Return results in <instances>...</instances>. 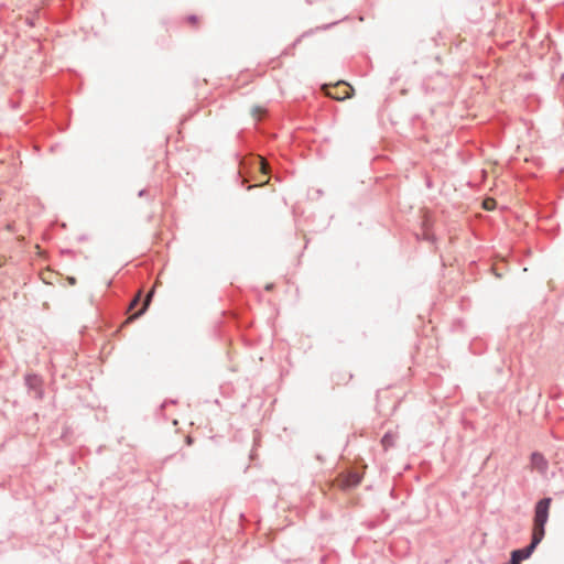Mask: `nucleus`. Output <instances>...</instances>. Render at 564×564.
Here are the masks:
<instances>
[{"label": "nucleus", "mask_w": 564, "mask_h": 564, "mask_svg": "<svg viewBox=\"0 0 564 564\" xmlns=\"http://www.w3.org/2000/svg\"><path fill=\"white\" fill-rule=\"evenodd\" d=\"M551 503L552 498L544 497L534 506L532 535L539 536L542 540L545 535V524L549 520Z\"/></svg>", "instance_id": "nucleus-1"}, {"label": "nucleus", "mask_w": 564, "mask_h": 564, "mask_svg": "<svg viewBox=\"0 0 564 564\" xmlns=\"http://www.w3.org/2000/svg\"><path fill=\"white\" fill-rule=\"evenodd\" d=\"M541 542V538L531 535V542L522 549L513 550L511 552V557L521 563V561L527 560L532 555V553Z\"/></svg>", "instance_id": "nucleus-2"}, {"label": "nucleus", "mask_w": 564, "mask_h": 564, "mask_svg": "<svg viewBox=\"0 0 564 564\" xmlns=\"http://www.w3.org/2000/svg\"><path fill=\"white\" fill-rule=\"evenodd\" d=\"M25 384L34 399L43 398L42 379L37 375L25 376Z\"/></svg>", "instance_id": "nucleus-3"}, {"label": "nucleus", "mask_w": 564, "mask_h": 564, "mask_svg": "<svg viewBox=\"0 0 564 564\" xmlns=\"http://www.w3.org/2000/svg\"><path fill=\"white\" fill-rule=\"evenodd\" d=\"M531 467L540 474H545L549 468V463L540 452H533L530 456Z\"/></svg>", "instance_id": "nucleus-4"}, {"label": "nucleus", "mask_w": 564, "mask_h": 564, "mask_svg": "<svg viewBox=\"0 0 564 564\" xmlns=\"http://www.w3.org/2000/svg\"><path fill=\"white\" fill-rule=\"evenodd\" d=\"M361 482V476L358 473H350L347 476L345 485L347 487H356Z\"/></svg>", "instance_id": "nucleus-5"}, {"label": "nucleus", "mask_w": 564, "mask_h": 564, "mask_svg": "<svg viewBox=\"0 0 564 564\" xmlns=\"http://www.w3.org/2000/svg\"><path fill=\"white\" fill-rule=\"evenodd\" d=\"M254 163L258 165V169L263 173V174H268L269 173V170H270V166L269 164L260 156H257L254 159Z\"/></svg>", "instance_id": "nucleus-6"}, {"label": "nucleus", "mask_w": 564, "mask_h": 564, "mask_svg": "<svg viewBox=\"0 0 564 564\" xmlns=\"http://www.w3.org/2000/svg\"><path fill=\"white\" fill-rule=\"evenodd\" d=\"M381 443L384 447H389L393 445V437L390 433H386L381 440Z\"/></svg>", "instance_id": "nucleus-7"}, {"label": "nucleus", "mask_w": 564, "mask_h": 564, "mask_svg": "<svg viewBox=\"0 0 564 564\" xmlns=\"http://www.w3.org/2000/svg\"><path fill=\"white\" fill-rule=\"evenodd\" d=\"M145 310H147V305H144V306H143V307H142L138 313H135L134 315H132L131 317H129V318L127 319V323H129V322H131V321H133V319H135V318L140 317V316L145 312Z\"/></svg>", "instance_id": "nucleus-8"}, {"label": "nucleus", "mask_w": 564, "mask_h": 564, "mask_svg": "<svg viewBox=\"0 0 564 564\" xmlns=\"http://www.w3.org/2000/svg\"><path fill=\"white\" fill-rule=\"evenodd\" d=\"M329 97L332 98H335V99H338V100H344L346 98H349L350 97V93L347 90L345 91L344 96H333L329 91L326 93Z\"/></svg>", "instance_id": "nucleus-9"}, {"label": "nucleus", "mask_w": 564, "mask_h": 564, "mask_svg": "<svg viewBox=\"0 0 564 564\" xmlns=\"http://www.w3.org/2000/svg\"><path fill=\"white\" fill-rule=\"evenodd\" d=\"M262 112H263V111H262V109H261V108H259V107H254V108L252 109V113H253V116H254V117H257L258 119H260V116L262 115Z\"/></svg>", "instance_id": "nucleus-10"}, {"label": "nucleus", "mask_w": 564, "mask_h": 564, "mask_svg": "<svg viewBox=\"0 0 564 564\" xmlns=\"http://www.w3.org/2000/svg\"><path fill=\"white\" fill-rule=\"evenodd\" d=\"M187 20H188L189 23H195L197 21V17L196 15H189L187 18Z\"/></svg>", "instance_id": "nucleus-11"}, {"label": "nucleus", "mask_w": 564, "mask_h": 564, "mask_svg": "<svg viewBox=\"0 0 564 564\" xmlns=\"http://www.w3.org/2000/svg\"><path fill=\"white\" fill-rule=\"evenodd\" d=\"M148 194V191L145 188L141 189L139 193H138V196L139 197H144L145 195Z\"/></svg>", "instance_id": "nucleus-12"}, {"label": "nucleus", "mask_w": 564, "mask_h": 564, "mask_svg": "<svg viewBox=\"0 0 564 564\" xmlns=\"http://www.w3.org/2000/svg\"><path fill=\"white\" fill-rule=\"evenodd\" d=\"M138 303H139V297H135V299L131 302L130 310H131L132 307H134L135 305H138Z\"/></svg>", "instance_id": "nucleus-13"}, {"label": "nucleus", "mask_w": 564, "mask_h": 564, "mask_svg": "<svg viewBox=\"0 0 564 564\" xmlns=\"http://www.w3.org/2000/svg\"><path fill=\"white\" fill-rule=\"evenodd\" d=\"M245 161H241L240 162V170H239V173L242 175L243 171H245Z\"/></svg>", "instance_id": "nucleus-14"}, {"label": "nucleus", "mask_w": 564, "mask_h": 564, "mask_svg": "<svg viewBox=\"0 0 564 564\" xmlns=\"http://www.w3.org/2000/svg\"><path fill=\"white\" fill-rule=\"evenodd\" d=\"M508 564H521V563H519L518 561L510 557V561L508 562Z\"/></svg>", "instance_id": "nucleus-15"}, {"label": "nucleus", "mask_w": 564, "mask_h": 564, "mask_svg": "<svg viewBox=\"0 0 564 564\" xmlns=\"http://www.w3.org/2000/svg\"><path fill=\"white\" fill-rule=\"evenodd\" d=\"M562 80H563V84H564V75H563V77H562Z\"/></svg>", "instance_id": "nucleus-16"}]
</instances>
